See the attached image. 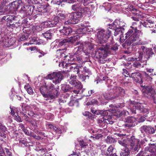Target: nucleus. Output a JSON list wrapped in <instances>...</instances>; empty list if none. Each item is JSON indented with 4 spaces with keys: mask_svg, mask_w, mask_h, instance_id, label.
Listing matches in <instances>:
<instances>
[{
    "mask_svg": "<svg viewBox=\"0 0 156 156\" xmlns=\"http://www.w3.org/2000/svg\"><path fill=\"white\" fill-rule=\"evenodd\" d=\"M79 30H81L82 31L81 32L83 33H85V32H90L93 30V29L91 28L90 26H86L84 27L81 28Z\"/></svg>",
    "mask_w": 156,
    "mask_h": 156,
    "instance_id": "nucleus-40",
    "label": "nucleus"
},
{
    "mask_svg": "<svg viewBox=\"0 0 156 156\" xmlns=\"http://www.w3.org/2000/svg\"><path fill=\"white\" fill-rule=\"evenodd\" d=\"M114 147L112 145H110L108 148L107 151V152L105 153L103 152V151H101L102 154H104L106 156H110L111 154H112Z\"/></svg>",
    "mask_w": 156,
    "mask_h": 156,
    "instance_id": "nucleus-31",
    "label": "nucleus"
},
{
    "mask_svg": "<svg viewBox=\"0 0 156 156\" xmlns=\"http://www.w3.org/2000/svg\"><path fill=\"white\" fill-rule=\"evenodd\" d=\"M145 53H144V54L142 51H138L136 53V56L138 57V60H141L142 61H146L148 60L150 56L153 53L151 51V49L146 48L145 50Z\"/></svg>",
    "mask_w": 156,
    "mask_h": 156,
    "instance_id": "nucleus-12",
    "label": "nucleus"
},
{
    "mask_svg": "<svg viewBox=\"0 0 156 156\" xmlns=\"http://www.w3.org/2000/svg\"><path fill=\"white\" fill-rule=\"evenodd\" d=\"M83 0H59V1H57V4L58 5H60L61 3L63 2H66L69 3H73L76 2V1L81 3Z\"/></svg>",
    "mask_w": 156,
    "mask_h": 156,
    "instance_id": "nucleus-36",
    "label": "nucleus"
},
{
    "mask_svg": "<svg viewBox=\"0 0 156 156\" xmlns=\"http://www.w3.org/2000/svg\"><path fill=\"white\" fill-rule=\"evenodd\" d=\"M143 34V33L141 31L138 30L136 27H131V28L126 34L125 37L123 36V34L119 35L120 41L122 42L125 39L128 38V43L132 46L145 45L147 44V42L142 41L140 38V36Z\"/></svg>",
    "mask_w": 156,
    "mask_h": 156,
    "instance_id": "nucleus-2",
    "label": "nucleus"
},
{
    "mask_svg": "<svg viewBox=\"0 0 156 156\" xmlns=\"http://www.w3.org/2000/svg\"><path fill=\"white\" fill-rule=\"evenodd\" d=\"M84 50L87 52L89 51L92 50L94 48L95 45L93 43L89 42H83Z\"/></svg>",
    "mask_w": 156,
    "mask_h": 156,
    "instance_id": "nucleus-29",
    "label": "nucleus"
},
{
    "mask_svg": "<svg viewBox=\"0 0 156 156\" xmlns=\"http://www.w3.org/2000/svg\"><path fill=\"white\" fill-rule=\"evenodd\" d=\"M59 32L62 36L69 35L73 32L71 28L66 27H63L62 29L59 30Z\"/></svg>",
    "mask_w": 156,
    "mask_h": 156,
    "instance_id": "nucleus-26",
    "label": "nucleus"
},
{
    "mask_svg": "<svg viewBox=\"0 0 156 156\" xmlns=\"http://www.w3.org/2000/svg\"><path fill=\"white\" fill-rule=\"evenodd\" d=\"M118 142L119 144L124 147L125 148H126V146L127 147L128 145L127 144V141L126 140H119Z\"/></svg>",
    "mask_w": 156,
    "mask_h": 156,
    "instance_id": "nucleus-46",
    "label": "nucleus"
},
{
    "mask_svg": "<svg viewBox=\"0 0 156 156\" xmlns=\"http://www.w3.org/2000/svg\"><path fill=\"white\" fill-rule=\"evenodd\" d=\"M110 109L112 110V112L113 110L115 111V112L114 113V115H111L110 116L112 118V119H113V122H114V119L112 118V116L115 115H116L117 116V117L118 118H123V117H124L126 115L127 113H128V114H129V112H128V111H127L126 110H123V111H122L121 112H119L118 113H117V115H116L115 113V110H113V109Z\"/></svg>",
    "mask_w": 156,
    "mask_h": 156,
    "instance_id": "nucleus-28",
    "label": "nucleus"
},
{
    "mask_svg": "<svg viewBox=\"0 0 156 156\" xmlns=\"http://www.w3.org/2000/svg\"><path fill=\"white\" fill-rule=\"evenodd\" d=\"M46 125L47 129L55 131L57 133L58 136H60V135L62 132V131L63 132L65 131V129H63L62 127H61L60 129L58 128L56 126H54L53 125L49 122L47 123Z\"/></svg>",
    "mask_w": 156,
    "mask_h": 156,
    "instance_id": "nucleus-22",
    "label": "nucleus"
},
{
    "mask_svg": "<svg viewBox=\"0 0 156 156\" xmlns=\"http://www.w3.org/2000/svg\"><path fill=\"white\" fill-rule=\"evenodd\" d=\"M142 91L144 93L145 96L149 99L152 100L154 103L156 104V93L151 86H144Z\"/></svg>",
    "mask_w": 156,
    "mask_h": 156,
    "instance_id": "nucleus-6",
    "label": "nucleus"
},
{
    "mask_svg": "<svg viewBox=\"0 0 156 156\" xmlns=\"http://www.w3.org/2000/svg\"><path fill=\"white\" fill-rule=\"evenodd\" d=\"M64 23L66 25H68L70 24H74V21L73 22V20L71 19H70L68 20L65 21Z\"/></svg>",
    "mask_w": 156,
    "mask_h": 156,
    "instance_id": "nucleus-63",
    "label": "nucleus"
},
{
    "mask_svg": "<svg viewBox=\"0 0 156 156\" xmlns=\"http://www.w3.org/2000/svg\"><path fill=\"white\" fill-rule=\"evenodd\" d=\"M47 90L45 86L41 87L40 88V91L41 93L42 94L43 96L45 98H46L45 100L46 101H48L49 100H51L54 98V96L52 94L50 93L45 94L44 91Z\"/></svg>",
    "mask_w": 156,
    "mask_h": 156,
    "instance_id": "nucleus-24",
    "label": "nucleus"
},
{
    "mask_svg": "<svg viewBox=\"0 0 156 156\" xmlns=\"http://www.w3.org/2000/svg\"><path fill=\"white\" fill-rule=\"evenodd\" d=\"M69 105L70 106H76L78 107L79 105V103L77 101H72L69 103Z\"/></svg>",
    "mask_w": 156,
    "mask_h": 156,
    "instance_id": "nucleus-47",
    "label": "nucleus"
},
{
    "mask_svg": "<svg viewBox=\"0 0 156 156\" xmlns=\"http://www.w3.org/2000/svg\"><path fill=\"white\" fill-rule=\"evenodd\" d=\"M59 22L58 17L54 16L52 17L50 20L45 21L42 23L41 26L44 28L53 27H55Z\"/></svg>",
    "mask_w": 156,
    "mask_h": 156,
    "instance_id": "nucleus-14",
    "label": "nucleus"
},
{
    "mask_svg": "<svg viewBox=\"0 0 156 156\" xmlns=\"http://www.w3.org/2000/svg\"><path fill=\"white\" fill-rule=\"evenodd\" d=\"M31 105H28L25 104H22L20 105V109H21L20 110V113L22 114L24 113H27V111H28L30 110V108Z\"/></svg>",
    "mask_w": 156,
    "mask_h": 156,
    "instance_id": "nucleus-30",
    "label": "nucleus"
},
{
    "mask_svg": "<svg viewBox=\"0 0 156 156\" xmlns=\"http://www.w3.org/2000/svg\"><path fill=\"white\" fill-rule=\"evenodd\" d=\"M48 79L52 80L53 82L56 84L59 83L63 78V75L60 72H55L48 74L46 77Z\"/></svg>",
    "mask_w": 156,
    "mask_h": 156,
    "instance_id": "nucleus-10",
    "label": "nucleus"
},
{
    "mask_svg": "<svg viewBox=\"0 0 156 156\" xmlns=\"http://www.w3.org/2000/svg\"><path fill=\"white\" fill-rule=\"evenodd\" d=\"M75 45H78L73 50V52L75 55L80 54L84 50L83 42L81 41H77L75 44Z\"/></svg>",
    "mask_w": 156,
    "mask_h": 156,
    "instance_id": "nucleus-19",
    "label": "nucleus"
},
{
    "mask_svg": "<svg viewBox=\"0 0 156 156\" xmlns=\"http://www.w3.org/2000/svg\"><path fill=\"white\" fill-rule=\"evenodd\" d=\"M83 62L81 57L74 56L73 57L70 58V59H68L66 64L67 65V67H69L71 70H73L77 67L76 62L81 64Z\"/></svg>",
    "mask_w": 156,
    "mask_h": 156,
    "instance_id": "nucleus-7",
    "label": "nucleus"
},
{
    "mask_svg": "<svg viewBox=\"0 0 156 156\" xmlns=\"http://www.w3.org/2000/svg\"><path fill=\"white\" fill-rule=\"evenodd\" d=\"M76 87V88H78V90H71V91L73 92L74 93L76 94H78V93L81 94L83 92V90L82 89V88L80 89L78 87H77V86H75Z\"/></svg>",
    "mask_w": 156,
    "mask_h": 156,
    "instance_id": "nucleus-51",
    "label": "nucleus"
},
{
    "mask_svg": "<svg viewBox=\"0 0 156 156\" xmlns=\"http://www.w3.org/2000/svg\"><path fill=\"white\" fill-rule=\"evenodd\" d=\"M142 24L146 27H154V22L150 20H147L146 21L142 23Z\"/></svg>",
    "mask_w": 156,
    "mask_h": 156,
    "instance_id": "nucleus-32",
    "label": "nucleus"
},
{
    "mask_svg": "<svg viewBox=\"0 0 156 156\" xmlns=\"http://www.w3.org/2000/svg\"><path fill=\"white\" fill-rule=\"evenodd\" d=\"M112 110L111 109L105 111L96 110L94 108H91V111L93 113L97 115H103L104 117L102 119L97 120V123L102 127L107 124H112L113 123V121L110 116L114 115L115 111L113 110L112 112Z\"/></svg>",
    "mask_w": 156,
    "mask_h": 156,
    "instance_id": "nucleus-3",
    "label": "nucleus"
},
{
    "mask_svg": "<svg viewBox=\"0 0 156 156\" xmlns=\"http://www.w3.org/2000/svg\"><path fill=\"white\" fill-rule=\"evenodd\" d=\"M19 142L21 144H23L24 146H26L27 145V141L25 140H20L19 141Z\"/></svg>",
    "mask_w": 156,
    "mask_h": 156,
    "instance_id": "nucleus-64",
    "label": "nucleus"
},
{
    "mask_svg": "<svg viewBox=\"0 0 156 156\" xmlns=\"http://www.w3.org/2000/svg\"><path fill=\"white\" fill-rule=\"evenodd\" d=\"M82 73L87 77V79L89 78V76L92 74L91 71L86 67H83Z\"/></svg>",
    "mask_w": 156,
    "mask_h": 156,
    "instance_id": "nucleus-38",
    "label": "nucleus"
},
{
    "mask_svg": "<svg viewBox=\"0 0 156 156\" xmlns=\"http://www.w3.org/2000/svg\"><path fill=\"white\" fill-rule=\"evenodd\" d=\"M28 37V34H24L22 35L19 38V40L20 41H24L27 40Z\"/></svg>",
    "mask_w": 156,
    "mask_h": 156,
    "instance_id": "nucleus-49",
    "label": "nucleus"
},
{
    "mask_svg": "<svg viewBox=\"0 0 156 156\" xmlns=\"http://www.w3.org/2000/svg\"><path fill=\"white\" fill-rule=\"evenodd\" d=\"M15 41L14 38H9L5 35L2 37L0 36V44L2 46L9 47L13 45Z\"/></svg>",
    "mask_w": 156,
    "mask_h": 156,
    "instance_id": "nucleus-9",
    "label": "nucleus"
},
{
    "mask_svg": "<svg viewBox=\"0 0 156 156\" xmlns=\"http://www.w3.org/2000/svg\"><path fill=\"white\" fill-rule=\"evenodd\" d=\"M34 9V6L33 5L23 6L19 11V12L23 17L26 16L32 15Z\"/></svg>",
    "mask_w": 156,
    "mask_h": 156,
    "instance_id": "nucleus-13",
    "label": "nucleus"
},
{
    "mask_svg": "<svg viewBox=\"0 0 156 156\" xmlns=\"http://www.w3.org/2000/svg\"><path fill=\"white\" fill-rule=\"evenodd\" d=\"M127 11H136V9L134 8L131 5H128V7L126 8Z\"/></svg>",
    "mask_w": 156,
    "mask_h": 156,
    "instance_id": "nucleus-59",
    "label": "nucleus"
},
{
    "mask_svg": "<svg viewBox=\"0 0 156 156\" xmlns=\"http://www.w3.org/2000/svg\"><path fill=\"white\" fill-rule=\"evenodd\" d=\"M17 17L13 14H8L0 19V24H3L5 21L7 26L12 23L13 21L17 20Z\"/></svg>",
    "mask_w": 156,
    "mask_h": 156,
    "instance_id": "nucleus-15",
    "label": "nucleus"
},
{
    "mask_svg": "<svg viewBox=\"0 0 156 156\" xmlns=\"http://www.w3.org/2000/svg\"><path fill=\"white\" fill-rule=\"evenodd\" d=\"M105 141L108 144H111L116 142L115 139L110 136H108L105 139Z\"/></svg>",
    "mask_w": 156,
    "mask_h": 156,
    "instance_id": "nucleus-41",
    "label": "nucleus"
},
{
    "mask_svg": "<svg viewBox=\"0 0 156 156\" xmlns=\"http://www.w3.org/2000/svg\"><path fill=\"white\" fill-rule=\"evenodd\" d=\"M140 129L142 133L145 132L147 134H151L155 132L154 129L150 126L144 125L140 127Z\"/></svg>",
    "mask_w": 156,
    "mask_h": 156,
    "instance_id": "nucleus-21",
    "label": "nucleus"
},
{
    "mask_svg": "<svg viewBox=\"0 0 156 156\" xmlns=\"http://www.w3.org/2000/svg\"><path fill=\"white\" fill-rule=\"evenodd\" d=\"M131 150L129 148L126 146V148H125L122 151L120 152L121 156H129L130 154V151Z\"/></svg>",
    "mask_w": 156,
    "mask_h": 156,
    "instance_id": "nucleus-33",
    "label": "nucleus"
},
{
    "mask_svg": "<svg viewBox=\"0 0 156 156\" xmlns=\"http://www.w3.org/2000/svg\"><path fill=\"white\" fill-rule=\"evenodd\" d=\"M5 150L6 153L8 156H12V154L11 152V150L5 148Z\"/></svg>",
    "mask_w": 156,
    "mask_h": 156,
    "instance_id": "nucleus-57",
    "label": "nucleus"
},
{
    "mask_svg": "<svg viewBox=\"0 0 156 156\" xmlns=\"http://www.w3.org/2000/svg\"><path fill=\"white\" fill-rule=\"evenodd\" d=\"M81 3H76L72 6V9L74 11L80 12L81 9Z\"/></svg>",
    "mask_w": 156,
    "mask_h": 156,
    "instance_id": "nucleus-35",
    "label": "nucleus"
},
{
    "mask_svg": "<svg viewBox=\"0 0 156 156\" xmlns=\"http://www.w3.org/2000/svg\"><path fill=\"white\" fill-rule=\"evenodd\" d=\"M119 23V20H116L112 24L109 25V28L115 30V31L116 29L119 28V26L118 24Z\"/></svg>",
    "mask_w": 156,
    "mask_h": 156,
    "instance_id": "nucleus-37",
    "label": "nucleus"
},
{
    "mask_svg": "<svg viewBox=\"0 0 156 156\" xmlns=\"http://www.w3.org/2000/svg\"><path fill=\"white\" fill-rule=\"evenodd\" d=\"M111 31L108 30H99L97 33L98 43L101 44L106 42L111 36Z\"/></svg>",
    "mask_w": 156,
    "mask_h": 156,
    "instance_id": "nucleus-5",
    "label": "nucleus"
},
{
    "mask_svg": "<svg viewBox=\"0 0 156 156\" xmlns=\"http://www.w3.org/2000/svg\"><path fill=\"white\" fill-rule=\"evenodd\" d=\"M70 41V40L69 39H64L59 42V45L62 46L64 45H65V44L66 43L69 42Z\"/></svg>",
    "mask_w": 156,
    "mask_h": 156,
    "instance_id": "nucleus-48",
    "label": "nucleus"
},
{
    "mask_svg": "<svg viewBox=\"0 0 156 156\" xmlns=\"http://www.w3.org/2000/svg\"><path fill=\"white\" fill-rule=\"evenodd\" d=\"M102 80L104 83L107 85L108 92L103 94L105 98L108 100H112L114 99L119 100L122 99L126 94L124 89L121 87L117 86L115 82L112 84V80L108 79L107 76L103 77Z\"/></svg>",
    "mask_w": 156,
    "mask_h": 156,
    "instance_id": "nucleus-1",
    "label": "nucleus"
},
{
    "mask_svg": "<svg viewBox=\"0 0 156 156\" xmlns=\"http://www.w3.org/2000/svg\"><path fill=\"white\" fill-rule=\"evenodd\" d=\"M90 9L87 7H85L84 8H81V9L80 10V13H82V16L83 14H88V12H90Z\"/></svg>",
    "mask_w": 156,
    "mask_h": 156,
    "instance_id": "nucleus-43",
    "label": "nucleus"
},
{
    "mask_svg": "<svg viewBox=\"0 0 156 156\" xmlns=\"http://www.w3.org/2000/svg\"><path fill=\"white\" fill-rule=\"evenodd\" d=\"M46 89L49 92H51L52 90H55L54 86L52 83H48L47 85H45Z\"/></svg>",
    "mask_w": 156,
    "mask_h": 156,
    "instance_id": "nucleus-44",
    "label": "nucleus"
},
{
    "mask_svg": "<svg viewBox=\"0 0 156 156\" xmlns=\"http://www.w3.org/2000/svg\"><path fill=\"white\" fill-rule=\"evenodd\" d=\"M109 44L111 47L108 50V52L110 51V50L115 51L118 49V47L115 44L114 45H112L111 44Z\"/></svg>",
    "mask_w": 156,
    "mask_h": 156,
    "instance_id": "nucleus-52",
    "label": "nucleus"
},
{
    "mask_svg": "<svg viewBox=\"0 0 156 156\" xmlns=\"http://www.w3.org/2000/svg\"><path fill=\"white\" fill-rule=\"evenodd\" d=\"M110 47L108 44H102L97 47V51H96L95 56L98 59L100 63H104L105 62V59L107 56L108 52V50Z\"/></svg>",
    "mask_w": 156,
    "mask_h": 156,
    "instance_id": "nucleus-4",
    "label": "nucleus"
},
{
    "mask_svg": "<svg viewBox=\"0 0 156 156\" xmlns=\"http://www.w3.org/2000/svg\"><path fill=\"white\" fill-rule=\"evenodd\" d=\"M130 77H131L135 82L140 83L143 82L142 80V75L139 71H135L132 73L129 76Z\"/></svg>",
    "mask_w": 156,
    "mask_h": 156,
    "instance_id": "nucleus-18",
    "label": "nucleus"
},
{
    "mask_svg": "<svg viewBox=\"0 0 156 156\" xmlns=\"http://www.w3.org/2000/svg\"><path fill=\"white\" fill-rule=\"evenodd\" d=\"M32 2L33 3H35V4H41L42 3V0H37L35 1V0H32V1L30 2V3Z\"/></svg>",
    "mask_w": 156,
    "mask_h": 156,
    "instance_id": "nucleus-60",
    "label": "nucleus"
},
{
    "mask_svg": "<svg viewBox=\"0 0 156 156\" xmlns=\"http://www.w3.org/2000/svg\"><path fill=\"white\" fill-rule=\"evenodd\" d=\"M69 83L74 86H77L79 88H82V85L81 83L76 79V76L73 75H71L70 76H68Z\"/></svg>",
    "mask_w": 156,
    "mask_h": 156,
    "instance_id": "nucleus-17",
    "label": "nucleus"
},
{
    "mask_svg": "<svg viewBox=\"0 0 156 156\" xmlns=\"http://www.w3.org/2000/svg\"><path fill=\"white\" fill-rule=\"evenodd\" d=\"M126 122L127 123L125 124V126L129 128L134 127L136 124V118L133 116L127 117Z\"/></svg>",
    "mask_w": 156,
    "mask_h": 156,
    "instance_id": "nucleus-23",
    "label": "nucleus"
},
{
    "mask_svg": "<svg viewBox=\"0 0 156 156\" xmlns=\"http://www.w3.org/2000/svg\"><path fill=\"white\" fill-rule=\"evenodd\" d=\"M79 144L81 147H86L87 144L86 143L84 142L83 141H80L79 142Z\"/></svg>",
    "mask_w": 156,
    "mask_h": 156,
    "instance_id": "nucleus-62",
    "label": "nucleus"
},
{
    "mask_svg": "<svg viewBox=\"0 0 156 156\" xmlns=\"http://www.w3.org/2000/svg\"><path fill=\"white\" fill-rule=\"evenodd\" d=\"M56 17H58V20H61L65 18L66 17V16L63 13H59L57 16H56Z\"/></svg>",
    "mask_w": 156,
    "mask_h": 156,
    "instance_id": "nucleus-50",
    "label": "nucleus"
},
{
    "mask_svg": "<svg viewBox=\"0 0 156 156\" xmlns=\"http://www.w3.org/2000/svg\"><path fill=\"white\" fill-rule=\"evenodd\" d=\"M55 29H51L42 34V36L46 38L51 39L55 33Z\"/></svg>",
    "mask_w": 156,
    "mask_h": 156,
    "instance_id": "nucleus-27",
    "label": "nucleus"
},
{
    "mask_svg": "<svg viewBox=\"0 0 156 156\" xmlns=\"http://www.w3.org/2000/svg\"><path fill=\"white\" fill-rule=\"evenodd\" d=\"M9 13L7 6H2L0 7V15Z\"/></svg>",
    "mask_w": 156,
    "mask_h": 156,
    "instance_id": "nucleus-34",
    "label": "nucleus"
},
{
    "mask_svg": "<svg viewBox=\"0 0 156 156\" xmlns=\"http://www.w3.org/2000/svg\"><path fill=\"white\" fill-rule=\"evenodd\" d=\"M102 137L103 135L101 134H98L94 135L93 136V138L97 140H98L101 138H102Z\"/></svg>",
    "mask_w": 156,
    "mask_h": 156,
    "instance_id": "nucleus-55",
    "label": "nucleus"
},
{
    "mask_svg": "<svg viewBox=\"0 0 156 156\" xmlns=\"http://www.w3.org/2000/svg\"><path fill=\"white\" fill-rule=\"evenodd\" d=\"M14 119L19 122H21L22 121L20 117L17 114H16L13 116Z\"/></svg>",
    "mask_w": 156,
    "mask_h": 156,
    "instance_id": "nucleus-54",
    "label": "nucleus"
},
{
    "mask_svg": "<svg viewBox=\"0 0 156 156\" xmlns=\"http://www.w3.org/2000/svg\"><path fill=\"white\" fill-rule=\"evenodd\" d=\"M123 74L126 76H129L130 74L128 73L127 70L124 69H123Z\"/></svg>",
    "mask_w": 156,
    "mask_h": 156,
    "instance_id": "nucleus-61",
    "label": "nucleus"
},
{
    "mask_svg": "<svg viewBox=\"0 0 156 156\" xmlns=\"http://www.w3.org/2000/svg\"><path fill=\"white\" fill-rule=\"evenodd\" d=\"M94 0H84L83 4L84 6L87 5L88 4L93 2Z\"/></svg>",
    "mask_w": 156,
    "mask_h": 156,
    "instance_id": "nucleus-58",
    "label": "nucleus"
},
{
    "mask_svg": "<svg viewBox=\"0 0 156 156\" xmlns=\"http://www.w3.org/2000/svg\"><path fill=\"white\" fill-rule=\"evenodd\" d=\"M37 40L36 38H32L30 40V44H39V43L36 41Z\"/></svg>",
    "mask_w": 156,
    "mask_h": 156,
    "instance_id": "nucleus-56",
    "label": "nucleus"
},
{
    "mask_svg": "<svg viewBox=\"0 0 156 156\" xmlns=\"http://www.w3.org/2000/svg\"><path fill=\"white\" fill-rule=\"evenodd\" d=\"M82 16V13H80L79 12H74L70 14L69 18L73 20V22L74 21V24H75L77 23L79 21Z\"/></svg>",
    "mask_w": 156,
    "mask_h": 156,
    "instance_id": "nucleus-25",
    "label": "nucleus"
},
{
    "mask_svg": "<svg viewBox=\"0 0 156 156\" xmlns=\"http://www.w3.org/2000/svg\"><path fill=\"white\" fill-rule=\"evenodd\" d=\"M78 75L80 79L83 82H85V80L87 79V77L83 73L81 74H79Z\"/></svg>",
    "mask_w": 156,
    "mask_h": 156,
    "instance_id": "nucleus-53",
    "label": "nucleus"
},
{
    "mask_svg": "<svg viewBox=\"0 0 156 156\" xmlns=\"http://www.w3.org/2000/svg\"><path fill=\"white\" fill-rule=\"evenodd\" d=\"M21 0L16 1L7 5L9 13H13L16 11L18 8L21 7L23 5Z\"/></svg>",
    "mask_w": 156,
    "mask_h": 156,
    "instance_id": "nucleus-16",
    "label": "nucleus"
},
{
    "mask_svg": "<svg viewBox=\"0 0 156 156\" xmlns=\"http://www.w3.org/2000/svg\"><path fill=\"white\" fill-rule=\"evenodd\" d=\"M139 141V140L135 138L134 136H132L129 140V144L128 145L127 147L131 150L132 152L138 151L140 146Z\"/></svg>",
    "mask_w": 156,
    "mask_h": 156,
    "instance_id": "nucleus-11",
    "label": "nucleus"
},
{
    "mask_svg": "<svg viewBox=\"0 0 156 156\" xmlns=\"http://www.w3.org/2000/svg\"><path fill=\"white\" fill-rule=\"evenodd\" d=\"M62 90L65 92H67L71 91V87L68 85H63L62 87Z\"/></svg>",
    "mask_w": 156,
    "mask_h": 156,
    "instance_id": "nucleus-45",
    "label": "nucleus"
},
{
    "mask_svg": "<svg viewBox=\"0 0 156 156\" xmlns=\"http://www.w3.org/2000/svg\"><path fill=\"white\" fill-rule=\"evenodd\" d=\"M20 25V23L19 22L15 23L13 22L12 23L8 25V27L12 29H16Z\"/></svg>",
    "mask_w": 156,
    "mask_h": 156,
    "instance_id": "nucleus-39",
    "label": "nucleus"
},
{
    "mask_svg": "<svg viewBox=\"0 0 156 156\" xmlns=\"http://www.w3.org/2000/svg\"><path fill=\"white\" fill-rule=\"evenodd\" d=\"M6 130V128L5 126H2L0 123V136H2L5 135V132Z\"/></svg>",
    "mask_w": 156,
    "mask_h": 156,
    "instance_id": "nucleus-42",
    "label": "nucleus"
},
{
    "mask_svg": "<svg viewBox=\"0 0 156 156\" xmlns=\"http://www.w3.org/2000/svg\"><path fill=\"white\" fill-rule=\"evenodd\" d=\"M120 23L119 25L120 26L119 28L116 29L114 32V35L116 36L117 35H121L123 34L124 31V27H126V24L123 22H121L119 20V23Z\"/></svg>",
    "mask_w": 156,
    "mask_h": 156,
    "instance_id": "nucleus-20",
    "label": "nucleus"
},
{
    "mask_svg": "<svg viewBox=\"0 0 156 156\" xmlns=\"http://www.w3.org/2000/svg\"><path fill=\"white\" fill-rule=\"evenodd\" d=\"M136 104L133 105V108L130 109L131 111L133 113L136 114V110L139 111L140 112L148 113L149 109L148 108H145L142 105V103L141 101L139 102L135 101Z\"/></svg>",
    "mask_w": 156,
    "mask_h": 156,
    "instance_id": "nucleus-8",
    "label": "nucleus"
}]
</instances>
